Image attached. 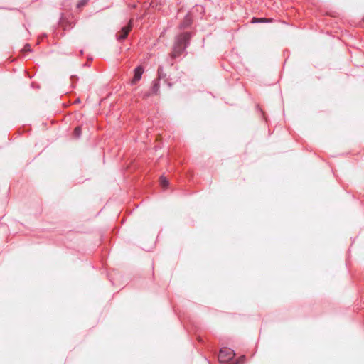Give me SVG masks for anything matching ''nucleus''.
<instances>
[{"label": "nucleus", "mask_w": 364, "mask_h": 364, "mask_svg": "<svg viewBox=\"0 0 364 364\" xmlns=\"http://www.w3.org/2000/svg\"><path fill=\"white\" fill-rule=\"evenodd\" d=\"M190 34L188 33H185L176 38L173 50L171 53V58H175L182 53L190 40Z\"/></svg>", "instance_id": "1"}, {"label": "nucleus", "mask_w": 364, "mask_h": 364, "mask_svg": "<svg viewBox=\"0 0 364 364\" xmlns=\"http://www.w3.org/2000/svg\"><path fill=\"white\" fill-rule=\"evenodd\" d=\"M235 356V353L230 348H223L220 350L218 360L221 363H226L232 360Z\"/></svg>", "instance_id": "2"}, {"label": "nucleus", "mask_w": 364, "mask_h": 364, "mask_svg": "<svg viewBox=\"0 0 364 364\" xmlns=\"http://www.w3.org/2000/svg\"><path fill=\"white\" fill-rule=\"evenodd\" d=\"M132 21L130 20L129 22V24L127 26L123 27L121 29V31L118 33L117 38L119 40H124V39H125L127 38V36H128L129 33L130 32V31L132 28Z\"/></svg>", "instance_id": "3"}, {"label": "nucleus", "mask_w": 364, "mask_h": 364, "mask_svg": "<svg viewBox=\"0 0 364 364\" xmlns=\"http://www.w3.org/2000/svg\"><path fill=\"white\" fill-rule=\"evenodd\" d=\"M144 73L142 67L139 66L134 70V75L132 80V84H136L141 78V75Z\"/></svg>", "instance_id": "4"}, {"label": "nucleus", "mask_w": 364, "mask_h": 364, "mask_svg": "<svg viewBox=\"0 0 364 364\" xmlns=\"http://www.w3.org/2000/svg\"><path fill=\"white\" fill-rule=\"evenodd\" d=\"M272 21L271 18H253L252 20V23H256V22H270Z\"/></svg>", "instance_id": "5"}, {"label": "nucleus", "mask_w": 364, "mask_h": 364, "mask_svg": "<svg viewBox=\"0 0 364 364\" xmlns=\"http://www.w3.org/2000/svg\"><path fill=\"white\" fill-rule=\"evenodd\" d=\"M160 184L163 188H166L168 187V181L165 177L161 176L160 178Z\"/></svg>", "instance_id": "6"}, {"label": "nucleus", "mask_w": 364, "mask_h": 364, "mask_svg": "<svg viewBox=\"0 0 364 364\" xmlns=\"http://www.w3.org/2000/svg\"><path fill=\"white\" fill-rule=\"evenodd\" d=\"M80 134H81V128H80V127H77L73 132V135L77 138L80 136Z\"/></svg>", "instance_id": "7"}, {"label": "nucleus", "mask_w": 364, "mask_h": 364, "mask_svg": "<svg viewBox=\"0 0 364 364\" xmlns=\"http://www.w3.org/2000/svg\"><path fill=\"white\" fill-rule=\"evenodd\" d=\"M88 1L89 0H80V1H79V2L77 4V8H81V7L84 6L85 5H86V4L87 3Z\"/></svg>", "instance_id": "8"}, {"label": "nucleus", "mask_w": 364, "mask_h": 364, "mask_svg": "<svg viewBox=\"0 0 364 364\" xmlns=\"http://www.w3.org/2000/svg\"><path fill=\"white\" fill-rule=\"evenodd\" d=\"M159 88V84H158L157 82H156V83L154 85L153 87H152L153 92H154V93H155V94H156V93H157V92H158Z\"/></svg>", "instance_id": "9"}, {"label": "nucleus", "mask_w": 364, "mask_h": 364, "mask_svg": "<svg viewBox=\"0 0 364 364\" xmlns=\"http://www.w3.org/2000/svg\"><path fill=\"white\" fill-rule=\"evenodd\" d=\"M23 52L31 51V46L26 44L22 50Z\"/></svg>", "instance_id": "10"}, {"label": "nucleus", "mask_w": 364, "mask_h": 364, "mask_svg": "<svg viewBox=\"0 0 364 364\" xmlns=\"http://www.w3.org/2000/svg\"><path fill=\"white\" fill-rule=\"evenodd\" d=\"M184 24H185L184 26H188L191 24L190 19L188 17L186 18Z\"/></svg>", "instance_id": "11"}, {"label": "nucleus", "mask_w": 364, "mask_h": 364, "mask_svg": "<svg viewBox=\"0 0 364 364\" xmlns=\"http://www.w3.org/2000/svg\"><path fill=\"white\" fill-rule=\"evenodd\" d=\"M245 361V356H241L238 360H237V363H244Z\"/></svg>", "instance_id": "12"}]
</instances>
